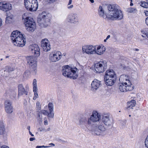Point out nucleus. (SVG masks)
I'll return each mask as SVG.
<instances>
[{
	"label": "nucleus",
	"instance_id": "nucleus-1",
	"mask_svg": "<svg viewBox=\"0 0 148 148\" xmlns=\"http://www.w3.org/2000/svg\"><path fill=\"white\" fill-rule=\"evenodd\" d=\"M109 12L106 14V20H121L123 18L122 12L118 9L114 5H109L108 6Z\"/></svg>",
	"mask_w": 148,
	"mask_h": 148
},
{
	"label": "nucleus",
	"instance_id": "nucleus-23",
	"mask_svg": "<svg viewBox=\"0 0 148 148\" xmlns=\"http://www.w3.org/2000/svg\"><path fill=\"white\" fill-rule=\"evenodd\" d=\"M27 63L30 66L37 64L36 59L32 56H27L26 58Z\"/></svg>",
	"mask_w": 148,
	"mask_h": 148
},
{
	"label": "nucleus",
	"instance_id": "nucleus-43",
	"mask_svg": "<svg viewBox=\"0 0 148 148\" xmlns=\"http://www.w3.org/2000/svg\"><path fill=\"white\" fill-rule=\"evenodd\" d=\"M145 147L148 148V135L145 140Z\"/></svg>",
	"mask_w": 148,
	"mask_h": 148
},
{
	"label": "nucleus",
	"instance_id": "nucleus-35",
	"mask_svg": "<svg viewBox=\"0 0 148 148\" xmlns=\"http://www.w3.org/2000/svg\"><path fill=\"white\" fill-rule=\"evenodd\" d=\"M48 106L49 112H53L54 106L53 103H49L48 104Z\"/></svg>",
	"mask_w": 148,
	"mask_h": 148
},
{
	"label": "nucleus",
	"instance_id": "nucleus-15",
	"mask_svg": "<svg viewBox=\"0 0 148 148\" xmlns=\"http://www.w3.org/2000/svg\"><path fill=\"white\" fill-rule=\"evenodd\" d=\"M89 118L83 116L81 117L79 119V125H84L86 127L88 130H90V125H88V121Z\"/></svg>",
	"mask_w": 148,
	"mask_h": 148
},
{
	"label": "nucleus",
	"instance_id": "nucleus-59",
	"mask_svg": "<svg viewBox=\"0 0 148 148\" xmlns=\"http://www.w3.org/2000/svg\"><path fill=\"white\" fill-rule=\"evenodd\" d=\"M29 134L32 136H34V134H32L31 132L30 131H29Z\"/></svg>",
	"mask_w": 148,
	"mask_h": 148
},
{
	"label": "nucleus",
	"instance_id": "nucleus-50",
	"mask_svg": "<svg viewBox=\"0 0 148 148\" xmlns=\"http://www.w3.org/2000/svg\"><path fill=\"white\" fill-rule=\"evenodd\" d=\"M44 124L45 125H47L48 124V122L47 120H45L44 121Z\"/></svg>",
	"mask_w": 148,
	"mask_h": 148
},
{
	"label": "nucleus",
	"instance_id": "nucleus-36",
	"mask_svg": "<svg viewBox=\"0 0 148 148\" xmlns=\"http://www.w3.org/2000/svg\"><path fill=\"white\" fill-rule=\"evenodd\" d=\"M141 32L143 34L142 36L143 37H145L147 36L148 38V31L145 30H142L141 31Z\"/></svg>",
	"mask_w": 148,
	"mask_h": 148
},
{
	"label": "nucleus",
	"instance_id": "nucleus-57",
	"mask_svg": "<svg viewBox=\"0 0 148 148\" xmlns=\"http://www.w3.org/2000/svg\"><path fill=\"white\" fill-rule=\"evenodd\" d=\"M27 101L26 100H25L24 103V104L25 106L27 105Z\"/></svg>",
	"mask_w": 148,
	"mask_h": 148
},
{
	"label": "nucleus",
	"instance_id": "nucleus-8",
	"mask_svg": "<svg viewBox=\"0 0 148 148\" xmlns=\"http://www.w3.org/2000/svg\"><path fill=\"white\" fill-rule=\"evenodd\" d=\"M107 64L106 61L100 62L95 64V69L97 72H103L107 68Z\"/></svg>",
	"mask_w": 148,
	"mask_h": 148
},
{
	"label": "nucleus",
	"instance_id": "nucleus-58",
	"mask_svg": "<svg viewBox=\"0 0 148 148\" xmlns=\"http://www.w3.org/2000/svg\"><path fill=\"white\" fill-rule=\"evenodd\" d=\"M50 147V146H45L44 145L41 146L42 148H48Z\"/></svg>",
	"mask_w": 148,
	"mask_h": 148
},
{
	"label": "nucleus",
	"instance_id": "nucleus-6",
	"mask_svg": "<svg viewBox=\"0 0 148 148\" xmlns=\"http://www.w3.org/2000/svg\"><path fill=\"white\" fill-rule=\"evenodd\" d=\"M101 116L100 114L96 111L93 112L92 114L89 118L88 121V125H92V122H100Z\"/></svg>",
	"mask_w": 148,
	"mask_h": 148
},
{
	"label": "nucleus",
	"instance_id": "nucleus-22",
	"mask_svg": "<svg viewBox=\"0 0 148 148\" xmlns=\"http://www.w3.org/2000/svg\"><path fill=\"white\" fill-rule=\"evenodd\" d=\"M96 49L95 54H97L99 55L103 54L106 50L105 47L103 45H99L98 46L97 45Z\"/></svg>",
	"mask_w": 148,
	"mask_h": 148
},
{
	"label": "nucleus",
	"instance_id": "nucleus-20",
	"mask_svg": "<svg viewBox=\"0 0 148 148\" xmlns=\"http://www.w3.org/2000/svg\"><path fill=\"white\" fill-rule=\"evenodd\" d=\"M33 89L34 92V96L33 99L35 100L38 97V88L37 86V81L36 79L33 80Z\"/></svg>",
	"mask_w": 148,
	"mask_h": 148
},
{
	"label": "nucleus",
	"instance_id": "nucleus-38",
	"mask_svg": "<svg viewBox=\"0 0 148 148\" xmlns=\"http://www.w3.org/2000/svg\"><path fill=\"white\" fill-rule=\"evenodd\" d=\"M141 6L144 8H148V2L147 3L145 1L142 2L141 3Z\"/></svg>",
	"mask_w": 148,
	"mask_h": 148
},
{
	"label": "nucleus",
	"instance_id": "nucleus-24",
	"mask_svg": "<svg viewBox=\"0 0 148 148\" xmlns=\"http://www.w3.org/2000/svg\"><path fill=\"white\" fill-rule=\"evenodd\" d=\"M18 96H20L23 94L27 95V92L25 90L22 84H20L18 86Z\"/></svg>",
	"mask_w": 148,
	"mask_h": 148
},
{
	"label": "nucleus",
	"instance_id": "nucleus-4",
	"mask_svg": "<svg viewBox=\"0 0 148 148\" xmlns=\"http://www.w3.org/2000/svg\"><path fill=\"white\" fill-rule=\"evenodd\" d=\"M25 8L30 11H36L38 8V2L37 0H24Z\"/></svg>",
	"mask_w": 148,
	"mask_h": 148
},
{
	"label": "nucleus",
	"instance_id": "nucleus-53",
	"mask_svg": "<svg viewBox=\"0 0 148 148\" xmlns=\"http://www.w3.org/2000/svg\"><path fill=\"white\" fill-rule=\"evenodd\" d=\"M72 0H69V2L68 4V5H70L72 3Z\"/></svg>",
	"mask_w": 148,
	"mask_h": 148
},
{
	"label": "nucleus",
	"instance_id": "nucleus-29",
	"mask_svg": "<svg viewBox=\"0 0 148 148\" xmlns=\"http://www.w3.org/2000/svg\"><path fill=\"white\" fill-rule=\"evenodd\" d=\"M91 131L92 134L94 135L99 136L103 134L99 130H98L97 128L92 129L90 127V130H89Z\"/></svg>",
	"mask_w": 148,
	"mask_h": 148
},
{
	"label": "nucleus",
	"instance_id": "nucleus-62",
	"mask_svg": "<svg viewBox=\"0 0 148 148\" xmlns=\"http://www.w3.org/2000/svg\"><path fill=\"white\" fill-rule=\"evenodd\" d=\"M36 148H41L42 147H41V146H37L36 147Z\"/></svg>",
	"mask_w": 148,
	"mask_h": 148
},
{
	"label": "nucleus",
	"instance_id": "nucleus-39",
	"mask_svg": "<svg viewBox=\"0 0 148 148\" xmlns=\"http://www.w3.org/2000/svg\"><path fill=\"white\" fill-rule=\"evenodd\" d=\"M37 119L40 122H42V116L40 112L38 113V116L37 117Z\"/></svg>",
	"mask_w": 148,
	"mask_h": 148
},
{
	"label": "nucleus",
	"instance_id": "nucleus-19",
	"mask_svg": "<svg viewBox=\"0 0 148 148\" xmlns=\"http://www.w3.org/2000/svg\"><path fill=\"white\" fill-rule=\"evenodd\" d=\"M120 82L124 83L125 85H132L130 81L129 80L128 75L125 74L121 75L119 78Z\"/></svg>",
	"mask_w": 148,
	"mask_h": 148
},
{
	"label": "nucleus",
	"instance_id": "nucleus-18",
	"mask_svg": "<svg viewBox=\"0 0 148 148\" xmlns=\"http://www.w3.org/2000/svg\"><path fill=\"white\" fill-rule=\"evenodd\" d=\"M62 56L61 52L60 51H57L51 56L49 58L51 61L55 62L60 60Z\"/></svg>",
	"mask_w": 148,
	"mask_h": 148
},
{
	"label": "nucleus",
	"instance_id": "nucleus-47",
	"mask_svg": "<svg viewBox=\"0 0 148 148\" xmlns=\"http://www.w3.org/2000/svg\"><path fill=\"white\" fill-rule=\"evenodd\" d=\"M29 74V72L28 71H26L24 73V76H25V77H27Z\"/></svg>",
	"mask_w": 148,
	"mask_h": 148
},
{
	"label": "nucleus",
	"instance_id": "nucleus-40",
	"mask_svg": "<svg viewBox=\"0 0 148 148\" xmlns=\"http://www.w3.org/2000/svg\"><path fill=\"white\" fill-rule=\"evenodd\" d=\"M36 108L38 111H39L41 109V106L39 102L37 101L36 103Z\"/></svg>",
	"mask_w": 148,
	"mask_h": 148
},
{
	"label": "nucleus",
	"instance_id": "nucleus-34",
	"mask_svg": "<svg viewBox=\"0 0 148 148\" xmlns=\"http://www.w3.org/2000/svg\"><path fill=\"white\" fill-rule=\"evenodd\" d=\"M12 106L11 102L8 100H6L4 102L5 107Z\"/></svg>",
	"mask_w": 148,
	"mask_h": 148
},
{
	"label": "nucleus",
	"instance_id": "nucleus-52",
	"mask_svg": "<svg viewBox=\"0 0 148 148\" xmlns=\"http://www.w3.org/2000/svg\"><path fill=\"white\" fill-rule=\"evenodd\" d=\"M35 138H34V137L31 138L29 139V140L30 141H33V140H35Z\"/></svg>",
	"mask_w": 148,
	"mask_h": 148
},
{
	"label": "nucleus",
	"instance_id": "nucleus-3",
	"mask_svg": "<svg viewBox=\"0 0 148 148\" xmlns=\"http://www.w3.org/2000/svg\"><path fill=\"white\" fill-rule=\"evenodd\" d=\"M51 18L50 14L42 13L38 16L37 22L40 26L46 27L49 24Z\"/></svg>",
	"mask_w": 148,
	"mask_h": 148
},
{
	"label": "nucleus",
	"instance_id": "nucleus-56",
	"mask_svg": "<svg viewBox=\"0 0 148 148\" xmlns=\"http://www.w3.org/2000/svg\"><path fill=\"white\" fill-rule=\"evenodd\" d=\"M133 50L134 51H138L139 50V49H136V48L134 49H133Z\"/></svg>",
	"mask_w": 148,
	"mask_h": 148
},
{
	"label": "nucleus",
	"instance_id": "nucleus-2",
	"mask_svg": "<svg viewBox=\"0 0 148 148\" xmlns=\"http://www.w3.org/2000/svg\"><path fill=\"white\" fill-rule=\"evenodd\" d=\"M77 70V69L76 68H72L66 65L63 66L62 71L64 76L74 79L78 76L76 72Z\"/></svg>",
	"mask_w": 148,
	"mask_h": 148
},
{
	"label": "nucleus",
	"instance_id": "nucleus-14",
	"mask_svg": "<svg viewBox=\"0 0 148 148\" xmlns=\"http://www.w3.org/2000/svg\"><path fill=\"white\" fill-rule=\"evenodd\" d=\"M101 122H102V123L108 127L111 126L112 124V122L110 119L109 116L107 114H104L103 115Z\"/></svg>",
	"mask_w": 148,
	"mask_h": 148
},
{
	"label": "nucleus",
	"instance_id": "nucleus-63",
	"mask_svg": "<svg viewBox=\"0 0 148 148\" xmlns=\"http://www.w3.org/2000/svg\"><path fill=\"white\" fill-rule=\"evenodd\" d=\"M89 1H90V2L92 3L94 2V0H89Z\"/></svg>",
	"mask_w": 148,
	"mask_h": 148
},
{
	"label": "nucleus",
	"instance_id": "nucleus-48",
	"mask_svg": "<svg viewBox=\"0 0 148 148\" xmlns=\"http://www.w3.org/2000/svg\"><path fill=\"white\" fill-rule=\"evenodd\" d=\"M73 7V5H69L67 6V8L69 9H72Z\"/></svg>",
	"mask_w": 148,
	"mask_h": 148
},
{
	"label": "nucleus",
	"instance_id": "nucleus-10",
	"mask_svg": "<svg viewBox=\"0 0 148 148\" xmlns=\"http://www.w3.org/2000/svg\"><path fill=\"white\" fill-rule=\"evenodd\" d=\"M67 21L71 23L76 24L79 23V19L77 14L75 13H72L69 14L67 18Z\"/></svg>",
	"mask_w": 148,
	"mask_h": 148
},
{
	"label": "nucleus",
	"instance_id": "nucleus-5",
	"mask_svg": "<svg viewBox=\"0 0 148 148\" xmlns=\"http://www.w3.org/2000/svg\"><path fill=\"white\" fill-rule=\"evenodd\" d=\"M24 22L26 30L28 32H33L36 27V23L33 18L27 17L24 19Z\"/></svg>",
	"mask_w": 148,
	"mask_h": 148
},
{
	"label": "nucleus",
	"instance_id": "nucleus-12",
	"mask_svg": "<svg viewBox=\"0 0 148 148\" xmlns=\"http://www.w3.org/2000/svg\"><path fill=\"white\" fill-rule=\"evenodd\" d=\"M41 45L44 51L47 52L51 49L50 45L47 39H42L41 42Z\"/></svg>",
	"mask_w": 148,
	"mask_h": 148
},
{
	"label": "nucleus",
	"instance_id": "nucleus-64",
	"mask_svg": "<svg viewBox=\"0 0 148 148\" xmlns=\"http://www.w3.org/2000/svg\"><path fill=\"white\" fill-rule=\"evenodd\" d=\"M27 129L29 130V131H30V127L29 126H28L27 127Z\"/></svg>",
	"mask_w": 148,
	"mask_h": 148
},
{
	"label": "nucleus",
	"instance_id": "nucleus-27",
	"mask_svg": "<svg viewBox=\"0 0 148 148\" xmlns=\"http://www.w3.org/2000/svg\"><path fill=\"white\" fill-rule=\"evenodd\" d=\"M133 99H135L132 100L129 102H127V108L130 109H133L132 108L135 106L136 104V102L135 100H136V99L135 97H133Z\"/></svg>",
	"mask_w": 148,
	"mask_h": 148
},
{
	"label": "nucleus",
	"instance_id": "nucleus-37",
	"mask_svg": "<svg viewBox=\"0 0 148 148\" xmlns=\"http://www.w3.org/2000/svg\"><path fill=\"white\" fill-rule=\"evenodd\" d=\"M49 118H53L54 117V113L53 112H48L47 115Z\"/></svg>",
	"mask_w": 148,
	"mask_h": 148
},
{
	"label": "nucleus",
	"instance_id": "nucleus-11",
	"mask_svg": "<svg viewBox=\"0 0 148 148\" xmlns=\"http://www.w3.org/2000/svg\"><path fill=\"white\" fill-rule=\"evenodd\" d=\"M29 51L34 53V56L38 57L40 55V50L38 46L36 44H32L29 46Z\"/></svg>",
	"mask_w": 148,
	"mask_h": 148
},
{
	"label": "nucleus",
	"instance_id": "nucleus-26",
	"mask_svg": "<svg viewBox=\"0 0 148 148\" xmlns=\"http://www.w3.org/2000/svg\"><path fill=\"white\" fill-rule=\"evenodd\" d=\"M22 34L20 32L17 30L14 31L11 34V39L12 40V41H13L19 37L20 35Z\"/></svg>",
	"mask_w": 148,
	"mask_h": 148
},
{
	"label": "nucleus",
	"instance_id": "nucleus-17",
	"mask_svg": "<svg viewBox=\"0 0 148 148\" xmlns=\"http://www.w3.org/2000/svg\"><path fill=\"white\" fill-rule=\"evenodd\" d=\"M101 82L97 79H94L91 84V90L93 91H95L101 86Z\"/></svg>",
	"mask_w": 148,
	"mask_h": 148
},
{
	"label": "nucleus",
	"instance_id": "nucleus-21",
	"mask_svg": "<svg viewBox=\"0 0 148 148\" xmlns=\"http://www.w3.org/2000/svg\"><path fill=\"white\" fill-rule=\"evenodd\" d=\"M113 77L116 79V75L112 70L110 69L106 71L104 78L107 79L109 78H113Z\"/></svg>",
	"mask_w": 148,
	"mask_h": 148
},
{
	"label": "nucleus",
	"instance_id": "nucleus-41",
	"mask_svg": "<svg viewBox=\"0 0 148 148\" xmlns=\"http://www.w3.org/2000/svg\"><path fill=\"white\" fill-rule=\"evenodd\" d=\"M5 133V128L0 127V134H3Z\"/></svg>",
	"mask_w": 148,
	"mask_h": 148
},
{
	"label": "nucleus",
	"instance_id": "nucleus-13",
	"mask_svg": "<svg viewBox=\"0 0 148 148\" xmlns=\"http://www.w3.org/2000/svg\"><path fill=\"white\" fill-rule=\"evenodd\" d=\"M133 89V85H125L124 83H120L119 84V89L121 92H126L130 91Z\"/></svg>",
	"mask_w": 148,
	"mask_h": 148
},
{
	"label": "nucleus",
	"instance_id": "nucleus-28",
	"mask_svg": "<svg viewBox=\"0 0 148 148\" xmlns=\"http://www.w3.org/2000/svg\"><path fill=\"white\" fill-rule=\"evenodd\" d=\"M99 125H98V128L99 130L103 134L106 130V129L104 126V124L102 122H99Z\"/></svg>",
	"mask_w": 148,
	"mask_h": 148
},
{
	"label": "nucleus",
	"instance_id": "nucleus-16",
	"mask_svg": "<svg viewBox=\"0 0 148 148\" xmlns=\"http://www.w3.org/2000/svg\"><path fill=\"white\" fill-rule=\"evenodd\" d=\"M11 4L8 2H0V9L5 12L11 10Z\"/></svg>",
	"mask_w": 148,
	"mask_h": 148
},
{
	"label": "nucleus",
	"instance_id": "nucleus-45",
	"mask_svg": "<svg viewBox=\"0 0 148 148\" xmlns=\"http://www.w3.org/2000/svg\"><path fill=\"white\" fill-rule=\"evenodd\" d=\"M135 10V9L134 8H130L128 9V11L129 12L132 13L134 12Z\"/></svg>",
	"mask_w": 148,
	"mask_h": 148
},
{
	"label": "nucleus",
	"instance_id": "nucleus-46",
	"mask_svg": "<svg viewBox=\"0 0 148 148\" xmlns=\"http://www.w3.org/2000/svg\"><path fill=\"white\" fill-rule=\"evenodd\" d=\"M57 0H47V1L49 3H52L56 1Z\"/></svg>",
	"mask_w": 148,
	"mask_h": 148
},
{
	"label": "nucleus",
	"instance_id": "nucleus-61",
	"mask_svg": "<svg viewBox=\"0 0 148 148\" xmlns=\"http://www.w3.org/2000/svg\"><path fill=\"white\" fill-rule=\"evenodd\" d=\"M2 25V22L1 21V20L0 18V26Z\"/></svg>",
	"mask_w": 148,
	"mask_h": 148
},
{
	"label": "nucleus",
	"instance_id": "nucleus-7",
	"mask_svg": "<svg viewBox=\"0 0 148 148\" xmlns=\"http://www.w3.org/2000/svg\"><path fill=\"white\" fill-rule=\"evenodd\" d=\"M97 45H88L82 47V52L88 55L95 54Z\"/></svg>",
	"mask_w": 148,
	"mask_h": 148
},
{
	"label": "nucleus",
	"instance_id": "nucleus-33",
	"mask_svg": "<svg viewBox=\"0 0 148 148\" xmlns=\"http://www.w3.org/2000/svg\"><path fill=\"white\" fill-rule=\"evenodd\" d=\"M31 71L33 74H36L37 71V64L33 65L32 66H31Z\"/></svg>",
	"mask_w": 148,
	"mask_h": 148
},
{
	"label": "nucleus",
	"instance_id": "nucleus-44",
	"mask_svg": "<svg viewBox=\"0 0 148 148\" xmlns=\"http://www.w3.org/2000/svg\"><path fill=\"white\" fill-rule=\"evenodd\" d=\"M0 127H1V128H5L4 124L2 120L0 121Z\"/></svg>",
	"mask_w": 148,
	"mask_h": 148
},
{
	"label": "nucleus",
	"instance_id": "nucleus-31",
	"mask_svg": "<svg viewBox=\"0 0 148 148\" xmlns=\"http://www.w3.org/2000/svg\"><path fill=\"white\" fill-rule=\"evenodd\" d=\"M6 70L4 71V72H6V74L5 75V77H7L9 74V73L12 71H13L14 70V68L10 67V66H7L6 67Z\"/></svg>",
	"mask_w": 148,
	"mask_h": 148
},
{
	"label": "nucleus",
	"instance_id": "nucleus-54",
	"mask_svg": "<svg viewBox=\"0 0 148 148\" xmlns=\"http://www.w3.org/2000/svg\"><path fill=\"white\" fill-rule=\"evenodd\" d=\"M11 18L10 17H6V20H5V22L6 23H8V19H9V18Z\"/></svg>",
	"mask_w": 148,
	"mask_h": 148
},
{
	"label": "nucleus",
	"instance_id": "nucleus-9",
	"mask_svg": "<svg viewBox=\"0 0 148 148\" xmlns=\"http://www.w3.org/2000/svg\"><path fill=\"white\" fill-rule=\"evenodd\" d=\"M13 42L16 46L20 47H23L25 44V39L24 38L23 35H20V36L16 39L12 41Z\"/></svg>",
	"mask_w": 148,
	"mask_h": 148
},
{
	"label": "nucleus",
	"instance_id": "nucleus-49",
	"mask_svg": "<svg viewBox=\"0 0 148 148\" xmlns=\"http://www.w3.org/2000/svg\"><path fill=\"white\" fill-rule=\"evenodd\" d=\"M1 148H9V147L7 146L4 145L2 146L1 147Z\"/></svg>",
	"mask_w": 148,
	"mask_h": 148
},
{
	"label": "nucleus",
	"instance_id": "nucleus-60",
	"mask_svg": "<svg viewBox=\"0 0 148 148\" xmlns=\"http://www.w3.org/2000/svg\"><path fill=\"white\" fill-rule=\"evenodd\" d=\"M110 35H108V36H107V37H106V40H108V39H109V38H110Z\"/></svg>",
	"mask_w": 148,
	"mask_h": 148
},
{
	"label": "nucleus",
	"instance_id": "nucleus-32",
	"mask_svg": "<svg viewBox=\"0 0 148 148\" xmlns=\"http://www.w3.org/2000/svg\"><path fill=\"white\" fill-rule=\"evenodd\" d=\"M5 112L8 114H10L13 112V107L12 106L5 107Z\"/></svg>",
	"mask_w": 148,
	"mask_h": 148
},
{
	"label": "nucleus",
	"instance_id": "nucleus-42",
	"mask_svg": "<svg viewBox=\"0 0 148 148\" xmlns=\"http://www.w3.org/2000/svg\"><path fill=\"white\" fill-rule=\"evenodd\" d=\"M48 111L46 110H42L40 112L41 114H42L45 115H47L48 114Z\"/></svg>",
	"mask_w": 148,
	"mask_h": 148
},
{
	"label": "nucleus",
	"instance_id": "nucleus-30",
	"mask_svg": "<svg viewBox=\"0 0 148 148\" xmlns=\"http://www.w3.org/2000/svg\"><path fill=\"white\" fill-rule=\"evenodd\" d=\"M98 13L100 16L105 19V16L104 10L101 6H100L98 9Z\"/></svg>",
	"mask_w": 148,
	"mask_h": 148
},
{
	"label": "nucleus",
	"instance_id": "nucleus-25",
	"mask_svg": "<svg viewBox=\"0 0 148 148\" xmlns=\"http://www.w3.org/2000/svg\"><path fill=\"white\" fill-rule=\"evenodd\" d=\"M105 84L106 85L108 86H111L113 85L116 80V79L114 77L113 78H109L106 79L104 78Z\"/></svg>",
	"mask_w": 148,
	"mask_h": 148
},
{
	"label": "nucleus",
	"instance_id": "nucleus-51",
	"mask_svg": "<svg viewBox=\"0 0 148 148\" xmlns=\"http://www.w3.org/2000/svg\"><path fill=\"white\" fill-rule=\"evenodd\" d=\"M145 23L148 26V17H147L145 19Z\"/></svg>",
	"mask_w": 148,
	"mask_h": 148
},
{
	"label": "nucleus",
	"instance_id": "nucleus-55",
	"mask_svg": "<svg viewBox=\"0 0 148 148\" xmlns=\"http://www.w3.org/2000/svg\"><path fill=\"white\" fill-rule=\"evenodd\" d=\"M145 15L146 16H148V11H146L145 12Z\"/></svg>",
	"mask_w": 148,
	"mask_h": 148
}]
</instances>
